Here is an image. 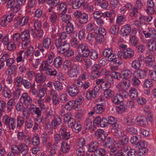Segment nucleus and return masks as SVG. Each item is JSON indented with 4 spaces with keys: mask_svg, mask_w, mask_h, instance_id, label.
<instances>
[{
    "mask_svg": "<svg viewBox=\"0 0 156 156\" xmlns=\"http://www.w3.org/2000/svg\"><path fill=\"white\" fill-rule=\"evenodd\" d=\"M107 120L105 118H101L100 116L97 117L93 121V126L95 128L97 126L105 127L108 125Z\"/></svg>",
    "mask_w": 156,
    "mask_h": 156,
    "instance_id": "nucleus-1",
    "label": "nucleus"
},
{
    "mask_svg": "<svg viewBox=\"0 0 156 156\" xmlns=\"http://www.w3.org/2000/svg\"><path fill=\"white\" fill-rule=\"evenodd\" d=\"M14 118H10L8 115H5L3 118V122L8 126L9 129H14L16 127Z\"/></svg>",
    "mask_w": 156,
    "mask_h": 156,
    "instance_id": "nucleus-2",
    "label": "nucleus"
},
{
    "mask_svg": "<svg viewBox=\"0 0 156 156\" xmlns=\"http://www.w3.org/2000/svg\"><path fill=\"white\" fill-rule=\"evenodd\" d=\"M102 142L103 146L107 148H112L115 146L114 140L110 137L106 136Z\"/></svg>",
    "mask_w": 156,
    "mask_h": 156,
    "instance_id": "nucleus-3",
    "label": "nucleus"
},
{
    "mask_svg": "<svg viewBox=\"0 0 156 156\" xmlns=\"http://www.w3.org/2000/svg\"><path fill=\"white\" fill-rule=\"evenodd\" d=\"M21 102L25 104L26 106H28L31 105L32 102V99L27 93H23L20 98Z\"/></svg>",
    "mask_w": 156,
    "mask_h": 156,
    "instance_id": "nucleus-4",
    "label": "nucleus"
},
{
    "mask_svg": "<svg viewBox=\"0 0 156 156\" xmlns=\"http://www.w3.org/2000/svg\"><path fill=\"white\" fill-rule=\"evenodd\" d=\"M84 0H70L68 2V5L72 6L73 9L79 8L84 4Z\"/></svg>",
    "mask_w": 156,
    "mask_h": 156,
    "instance_id": "nucleus-5",
    "label": "nucleus"
},
{
    "mask_svg": "<svg viewBox=\"0 0 156 156\" xmlns=\"http://www.w3.org/2000/svg\"><path fill=\"white\" fill-rule=\"evenodd\" d=\"M99 90V87L95 86L92 90H88L86 93V97L88 100L91 99V97L95 98Z\"/></svg>",
    "mask_w": 156,
    "mask_h": 156,
    "instance_id": "nucleus-6",
    "label": "nucleus"
},
{
    "mask_svg": "<svg viewBox=\"0 0 156 156\" xmlns=\"http://www.w3.org/2000/svg\"><path fill=\"white\" fill-rule=\"evenodd\" d=\"M66 91L72 97H75L79 93L78 88L75 85L68 86L67 88Z\"/></svg>",
    "mask_w": 156,
    "mask_h": 156,
    "instance_id": "nucleus-7",
    "label": "nucleus"
},
{
    "mask_svg": "<svg viewBox=\"0 0 156 156\" xmlns=\"http://www.w3.org/2000/svg\"><path fill=\"white\" fill-rule=\"evenodd\" d=\"M79 48L81 49L82 55L83 57L87 58L89 55L90 51L88 46L85 44H81L80 45Z\"/></svg>",
    "mask_w": 156,
    "mask_h": 156,
    "instance_id": "nucleus-8",
    "label": "nucleus"
},
{
    "mask_svg": "<svg viewBox=\"0 0 156 156\" xmlns=\"http://www.w3.org/2000/svg\"><path fill=\"white\" fill-rule=\"evenodd\" d=\"M60 132L62 136V138L65 140H69L70 137V132L67 130V127L65 126L62 127Z\"/></svg>",
    "mask_w": 156,
    "mask_h": 156,
    "instance_id": "nucleus-9",
    "label": "nucleus"
},
{
    "mask_svg": "<svg viewBox=\"0 0 156 156\" xmlns=\"http://www.w3.org/2000/svg\"><path fill=\"white\" fill-rule=\"evenodd\" d=\"M79 68L76 65L71 67L67 72L68 74L71 77H76L79 73Z\"/></svg>",
    "mask_w": 156,
    "mask_h": 156,
    "instance_id": "nucleus-10",
    "label": "nucleus"
},
{
    "mask_svg": "<svg viewBox=\"0 0 156 156\" xmlns=\"http://www.w3.org/2000/svg\"><path fill=\"white\" fill-rule=\"evenodd\" d=\"M136 120L138 125L140 126H144L148 124L147 118L142 115L138 116L136 118Z\"/></svg>",
    "mask_w": 156,
    "mask_h": 156,
    "instance_id": "nucleus-11",
    "label": "nucleus"
},
{
    "mask_svg": "<svg viewBox=\"0 0 156 156\" xmlns=\"http://www.w3.org/2000/svg\"><path fill=\"white\" fill-rule=\"evenodd\" d=\"M98 27L93 23H90L86 26V30L88 32H94L96 34L97 33Z\"/></svg>",
    "mask_w": 156,
    "mask_h": 156,
    "instance_id": "nucleus-12",
    "label": "nucleus"
},
{
    "mask_svg": "<svg viewBox=\"0 0 156 156\" xmlns=\"http://www.w3.org/2000/svg\"><path fill=\"white\" fill-rule=\"evenodd\" d=\"M119 85L120 87V88L122 90H126L129 88L130 86V80L124 79L119 83Z\"/></svg>",
    "mask_w": 156,
    "mask_h": 156,
    "instance_id": "nucleus-13",
    "label": "nucleus"
},
{
    "mask_svg": "<svg viewBox=\"0 0 156 156\" xmlns=\"http://www.w3.org/2000/svg\"><path fill=\"white\" fill-rule=\"evenodd\" d=\"M62 122V119L59 115H56L53 120L52 122V125L53 128L55 129L57 126L61 124Z\"/></svg>",
    "mask_w": 156,
    "mask_h": 156,
    "instance_id": "nucleus-14",
    "label": "nucleus"
},
{
    "mask_svg": "<svg viewBox=\"0 0 156 156\" xmlns=\"http://www.w3.org/2000/svg\"><path fill=\"white\" fill-rule=\"evenodd\" d=\"M134 51L130 48H128L126 50L124 51V58L130 59L133 58L134 56Z\"/></svg>",
    "mask_w": 156,
    "mask_h": 156,
    "instance_id": "nucleus-15",
    "label": "nucleus"
},
{
    "mask_svg": "<svg viewBox=\"0 0 156 156\" xmlns=\"http://www.w3.org/2000/svg\"><path fill=\"white\" fill-rule=\"evenodd\" d=\"M147 71V70L145 69L139 70L135 73V76L139 79H143L146 76Z\"/></svg>",
    "mask_w": 156,
    "mask_h": 156,
    "instance_id": "nucleus-16",
    "label": "nucleus"
},
{
    "mask_svg": "<svg viewBox=\"0 0 156 156\" xmlns=\"http://www.w3.org/2000/svg\"><path fill=\"white\" fill-rule=\"evenodd\" d=\"M123 101V96L120 94H116L112 98V102L117 104H121Z\"/></svg>",
    "mask_w": 156,
    "mask_h": 156,
    "instance_id": "nucleus-17",
    "label": "nucleus"
},
{
    "mask_svg": "<svg viewBox=\"0 0 156 156\" xmlns=\"http://www.w3.org/2000/svg\"><path fill=\"white\" fill-rule=\"evenodd\" d=\"M131 31L130 26L129 24L125 25L121 30V32L123 36H126L129 35Z\"/></svg>",
    "mask_w": 156,
    "mask_h": 156,
    "instance_id": "nucleus-18",
    "label": "nucleus"
},
{
    "mask_svg": "<svg viewBox=\"0 0 156 156\" xmlns=\"http://www.w3.org/2000/svg\"><path fill=\"white\" fill-rule=\"evenodd\" d=\"M79 19V22L82 24H85L88 21V15L86 13H82Z\"/></svg>",
    "mask_w": 156,
    "mask_h": 156,
    "instance_id": "nucleus-19",
    "label": "nucleus"
},
{
    "mask_svg": "<svg viewBox=\"0 0 156 156\" xmlns=\"http://www.w3.org/2000/svg\"><path fill=\"white\" fill-rule=\"evenodd\" d=\"M63 62L62 58L60 56H58L54 59L53 64L56 68L58 69L61 66Z\"/></svg>",
    "mask_w": 156,
    "mask_h": 156,
    "instance_id": "nucleus-20",
    "label": "nucleus"
},
{
    "mask_svg": "<svg viewBox=\"0 0 156 156\" xmlns=\"http://www.w3.org/2000/svg\"><path fill=\"white\" fill-rule=\"evenodd\" d=\"M30 32L28 30H26L21 33V39L22 41L30 40Z\"/></svg>",
    "mask_w": 156,
    "mask_h": 156,
    "instance_id": "nucleus-21",
    "label": "nucleus"
},
{
    "mask_svg": "<svg viewBox=\"0 0 156 156\" xmlns=\"http://www.w3.org/2000/svg\"><path fill=\"white\" fill-rule=\"evenodd\" d=\"M70 150V147L67 143L63 142L61 143L60 151L64 153H68Z\"/></svg>",
    "mask_w": 156,
    "mask_h": 156,
    "instance_id": "nucleus-22",
    "label": "nucleus"
},
{
    "mask_svg": "<svg viewBox=\"0 0 156 156\" xmlns=\"http://www.w3.org/2000/svg\"><path fill=\"white\" fill-rule=\"evenodd\" d=\"M19 153H20L23 155H26L28 151V148L26 144H20L19 145Z\"/></svg>",
    "mask_w": 156,
    "mask_h": 156,
    "instance_id": "nucleus-23",
    "label": "nucleus"
},
{
    "mask_svg": "<svg viewBox=\"0 0 156 156\" xmlns=\"http://www.w3.org/2000/svg\"><path fill=\"white\" fill-rule=\"evenodd\" d=\"M128 142V138L126 136H124L122 137V139L117 142V147L119 148H122L127 144Z\"/></svg>",
    "mask_w": 156,
    "mask_h": 156,
    "instance_id": "nucleus-24",
    "label": "nucleus"
},
{
    "mask_svg": "<svg viewBox=\"0 0 156 156\" xmlns=\"http://www.w3.org/2000/svg\"><path fill=\"white\" fill-rule=\"evenodd\" d=\"M51 66L48 64L46 61H43L40 66V70L41 71H44L46 72V73L50 69Z\"/></svg>",
    "mask_w": 156,
    "mask_h": 156,
    "instance_id": "nucleus-25",
    "label": "nucleus"
},
{
    "mask_svg": "<svg viewBox=\"0 0 156 156\" xmlns=\"http://www.w3.org/2000/svg\"><path fill=\"white\" fill-rule=\"evenodd\" d=\"M154 58L153 56L149 55L146 57V64L149 67H151L153 65L154 61Z\"/></svg>",
    "mask_w": 156,
    "mask_h": 156,
    "instance_id": "nucleus-26",
    "label": "nucleus"
},
{
    "mask_svg": "<svg viewBox=\"0 0 156 156\" xmlns=\"http://www.w3.org/2000/svg\"><path fill=\"white\" fill-rule=\"evenodd\" d=\"M104 131L102 129H98L95 133V136L99 140L102 141L105 137L104 134Z\"/></svg>",
    "mask_w": 156,
    "mask_h": 156,
    "instance_id": "nucleus-27",
    "label": "nucleus"
},
{
    "mask_svg": "<svg viewBox=\"0 0 156 156\" xmlns=\"http://www.w3.org/2000/svg\"><path fill=\"white\" fill-rule=\"evenodd\" d=\"M51 39L50 38L47 37L44 38L42 44L44 48L47 49H48L51 45Z\"/></svg>",
    "mask_w": 156,
    "mask_h": 156,
    "instance_id": "nucleus-28",
    "label": "nucleus"
},
{
    "mask_svg": "<svg viewBox=\"0 0 156 156\" xmlns=\"http://www.w3.org/2000/svg\"><path fill=\"white\" fill-rule=\"evenodd\" d=\"M46 77L42 73H38L35 76V79L37 83L44 82L46 80Z\"/></svg>",
    "mask_w": 156,
    "mask_h": 156,
    "instance_id": "nucleus-29",
    "label": "nucleus"
},
{
    "mask_svg": "<svg viewBox=\"0 0 156 156\" xmlns=\"http://www.w3.org/2000/svg\"><path fill=\"white\" fill-rule=\"evenodd\" d=\"M70 45L67 42V41L63 44L58 49V51L61 53H64L66 51H67L69 48H70Z\"/></svg>",
    "mask_w": 156,
    "mask_h": 156,
    "instance_id": "nucleus-30",
    "label": "nucleus"
},
{
    "mask_svg": "<svg viewBox=\"0 0 156 156\" xmlns=\"http://www.w3.org/2000/svg\"><path fill=\"white\" fill-rule=\"evenodd\" d=\"M131 71L129 70H126L121 74V78L125 80H129L132 76Z\"/></svg>",
    "mask_w": 156,
    "mask_h": 156,
    "instance_id": "nucleus-31",
    "label": "nucleus"
},
{
    "mask_svg": "<svg viewBox=\"0 0 156 156\" xmlns=\"http://www.w3.org/2000/svg\"><path fill=\"white\" fill-rule=\"evenodd\" d=\"M97 5L101 8L106 9L108 6V3L107 0H97Z\"/></svg>",
    "mask_w": 156,
    "mask_h": 156,
    "instance_id": "nucleus-32",
    "label": "nucleus"
},
{
    "mask_svg": "<svg viewBox=\"0 0 156 156\" xmlns=\"http://www.w3.org/2000/svg\"><path fill=\"white\" fill-rule=\"evenodd\" d=\"M142 62L141 59L138 58V59H136L133 60L132 63V67L136 69H138L141 66V62Z\"/></svg>",
    "mask_w": 156,
    "mask_h": 156,
    "instance_id": "nucleus-33",
    "label": "nucleus"
},
{
    "mask_svg": "<svg viewBox=\"0 0 156 156\" xmlns=\"http://www.w3.org/2000/svg\"><path fill=\"white\" fill-rule=\"evenodd\" d=\"M66 30L67 33L68 34L72 35L74 33L73 25L70 23L67 25Z\"/></svg>",
    "mask_w": 156,
    "mask_h": 156,
    "instance_id": "nucleus-34",
    "label": "nucleus"
},
{
    "mask_svg": "<svg viewBox=\"0 0 156 156\" xmlns=\"http://www.w3.org/2000/svg\"><path fill=\"white\" fill-rule=\"evenodd\" d=\"M98 144L97 142L92 143L88 145L89 149L88 151L90 152H94L98 150Z\"/></svg>",
    "mask_w": 156,
    "mask_h": 156,
    "instance_id": "nucleus-35",
    "label": "nucleus"
},
{
    "mask_svg": "<svg viewBox=\"0 0 156 156\" xmlns=\"http://www.w3.org/2000/svg\"><path fill=\"white\" fill-rule=\"evenodd\" d=\"M16 104L15 100L10 99L8 102L7 104L6 107L7 109L9 111H10L13 108Z\"/></svg>",
    "mask_w": 156,
    "mask_h": 156,
    "instance_id": "nucleus-36",
    "label": "nucleus"
},
{
    "mask_svg": "<svg viewBox=\"0 0 156 156\" xmlns=\"http://www.w3.org/2000/svg\"><path fill=\"white\" fill-rule=\"evenodd\" d=\"M104 96L106 98L110 99L112 98L114 95V91L111 89H108L104 91Z\"/></svg>",
    "mask_w": 156,
    "mask_h": 156,
    "instance_id": "nucleus-37",
    "label": "nucleus"
},
{
    "mask_svg": "<svg viewBox=\"0 0 156 156\" xmlns=\"http://www.w3.org/2000/svg\"><path fill=\"white\" fill-rule=\"evenodd\" d=\"M94 110L97 114H101L104 111L105 108L102 105L98 104L94 108Z\"/></svg>",
    "mask_w": 156,
    "mask_h": 156,
    "instance_id": "nucleus-38",
    "label": "nucleus"
},
{
    "mask_svg": "<svg viewBox=\"0 0 156 156\" xmlns=\"http://www.w3.org/2000/svg\"><path fill=\"white\" fill-rule=\"evenodd\" d=\"M65 13H62V12H61L60 14L61 18L62 21L66 23H70V22L69 21V20L71 19L70 16L68 14H66Z\"/></svg>",
    "mask_w": 156,
    "mask_h": 156,
    "instance_id": "nucleus-39",
    "label": "nucleus"
},
{
    "mask_svg": "<svg viewBox=\"0 0 156 156\" xmlns=\"http://www.w3.org/2000/svg\"><path fill=\"white\" fill-rule=\"evenodd\" d=\"M111 86V84L105 80L103 81L101 84V88L104 91L109 89Z\"/></svg>",
    "mask_w": 156,
    "mask_h": 156,
    "instance_id": "nucleus-40",
    "label": "nucleus"
},
{
    "mask_svg": "<svg viewBox=\"0 0 156 156\" xmlns=\"http://www.w3.org/2000/svg\"><path fill=\"white\" fill-rule=\"evenodd\" d=\"M76 104V101L74 100H71L69 101L66 105L65 106V109L67 110L70 111Z\"/></svg>",
    "mask_w": 156,
    "mask_h": 156,
    "instance_id": "nucleus-41",
    "label": "nucleus"
},
{
    "mask_svg": "<svg viewBox=\"0 0 156 156\" xmlns=\"http://www.w3.org/2000/svg\"><path fill=\"white\" fill-rule=\"evenodd\" d=\"M34 47L33 46L30 47L28 50L23 52L24 58H26L28 56H31L33 55V50Z\"/></svg>",
    "mask_w": 156,
    "mask_h": 156,
    "instance_id": "nucleus-42",
    "label": "nucleus"
},
{
    "mask_svg": "<svg viewBox=\"0 0 156 156\" xmlns=\"http://www.w3.org/2000/svg\"><path fill=\"white\" fill-rule=\"evenodd\" d=\"M130 97L133 100L136 99L138 96V92L135 88H132L129 91Z\"/></svg>",
    "mask_w": 156,
    "mask_h": 156,
    "instance_id": "nucleus-43",
    "label": "nucleus"
},
{
    "mask_svg": "<svg viewBox=\"0 0 156 156\" xmlns=\"http://www.w3.org/2000/svg\"><path fill=\"white\" fill-rule=\"evenodd\" d=\"M94 154L95 156H108L105 154L104 149L102 148H100L96 151Z\"/></svg>",
    "mask_w": 156,
    "mask_h": 156,
    "instance_id": "nucleus-44",
    "label": "nucleus"
},
{
    "mask_svg": "<svg viewBox=\"0 0 156 156\" xmlns=\"http://www.w3.org/2000/svg\"><path fill=\"white\" fill-rule=\"evenodd\" d=\"M153 86L152 81L150 79H147L144 81L143 86L144 88H150Z\"/></svg>",
    "mask_w": 156,
    "mask_h": 156,
    "instance_id": "nucleus-45",
    "label": "nucleus"
},
{
    "mask_svg": "<svg viewBox=\"0 0 156 156\" xmlns=\"http://www.w3.org/2000/svg\"><path fill=\"white\" fill-rule=\"evenodd\" d=\"M54 139L55 143L54 145H56L57 147V146L56 145L60 143L62 139V137H61V135L60 134L56 133L55 134Z\"/></svg>",
    "mask_w": 156,
    "mask_h": 156,
    "instance_id": "nucleus-46",
    "label": "nucleus"
},
{
    "mask_svg": "<svg viewBox=\"0 0 156 156\" xmlns=\"http://www.w3.org/2000/svg\"><path fill=\"white\" fill-rule=\"evenodd\" d=\"M92 122L91 119H87L85 122L84 127L86 130H89L92 127Z\"/></svg>",
    "mask_w": 156,
    "mask_h": 156,
    "instance_id": "nucleus-47",
    "label": "nucleus"
},
{
    "mask_svg": "<svg viewBox=\"0 0 156 156\" xmlns=\"http://www.w3.org/2000/svg\"><path fill=\"white\" fill-rule=\"evenodd\" d=\"M71 128L74 132L78 133L81 129V125L79 122H76Z\"/></svg>",
    "mask_w": 156,
    "mask_h": 156,
    "instance_id": "nucleus-48",
    "label": "nucleus"
},
{
    "mask_svg": "<svg viewBox=\"0 0 156 156\" xmlns=\"http://www.w3.org/2000/svg\"><path fill=\"white\" fill-rule=\"evenodd\" d=\"M59 10L62 13H65L67 9L66 3L64 2L62 3L59 5Z\"/></svg>",
    "mask_w": 156,
    "mask_h": 156,
    "instance_id": "nucleus-49",
    "label": "nucleus"
},
{
    "mask_svg": "<svg viewBox=\"0 0 156 156\" xmlns=\"http://www.w3.org/2000/svg\"><path fill=\"white\" fill-rule=\"evenodd\" d=\"M71 44L74 48L78 47L80 44H79V41L76 37H73L71 41Z\"/></svg>",
    "mask_w": 156,
    "mask_h": 156,
    "instance_id": "nucleus-50",
    "label": "nucleus"
},
{
    "mask_svg": "<svg viewBox=\"0 0 156 156\" xmlns=\"http://www.w3.org/2000/svg\"><path fill=\"white\" fill-rule=\"evenodd\" d=\"M130 41L134 47L136 46L138 43V38L135 35L133 36L130 38Z\"/></svg>",
    "mask_w": 156,
    "mask_h": 156,
    "instance_id": "nucleus-51",
    "label": "nucleus"
},
{
    "mask_svg": "<svg viewBox=\"0 0 156 156\" xmlns=\"http://www.w3.org/2000/svg\"><path fill=\"white\" fill-rule=\"evenodd\" d=\"M89 56L91 59L95 60L98 58V53L96 50H92Z\"/></svg>",
    "mask_w": 156,
    "mask_h": 156,
    "instance_id": "nucleus-52",
    "label": "nucleus"
},
{
    "mask_svg": "<svg viewBox=\"0 0 156 156\" xmlns=\"http://www.w3.org/2000/svg\"><path fill=\"white\" fill-rule=\"evenodd\" d=\"M109 31L113 34L116 35L119 32L118 27L116 25L112 26L110 29Z\"/></svg>",
    "mask_w": 156,
    "mask_h": 156,
    "instance_id": "nucleus-53",
    "label": "nucleus"
},
{
    "mask_svg": "<svg viewBox=\"0 0 156 156\" xmlns=\"http://www.w3.org/2000/svg\"><path fill=\"white\" fill-rule=\"evenodd\" d=\"M66 41L58 38L56 39L55 41V44L57 49H58Z\"/></svg>",
    "mask_w": 156,
    "mask_h": 156,
    "instance_id": "nucleus-54",
    "label": "nucleus"
},
{
    "mask_svg": "<svg viewBox=\"0 0 156 156\" xmlns=\"http://www.w3.org/2000/svg\"><path fill=\"white\" fill-rule=\"evenodd\" d=\"M54 87L55 89L57 90L60 91L63 89L62 84L58 81H56L53 83Z\"/></svg>",
    "mask_w": 156,
    "mask_h": 156,
    "instance_id": "nucleus-55",
    "label": "nucleus"
},
{
    "mask_svg": "<svg viewBox=\"0 0 156 156\" xmlns=\"http://www.w3.org/2000/svg\"><path fill=\"white\" fill-rule=\"evenodd\" d=\"M126 21V16L122 15L118 17L116 19V22L119 25H120L123 24V22Z\"/></svg>",
    "mask_w": 156,
    "mask_h": 156,
    "instance_id": "nucleus-56",
    "label": "nucleus"
},
{
    "mask_svg": "<svg viewBox=\"0 0 156 156\" xmlns=\"http://www.w3.org/2000/svg\"><path fill=\"white\" fill-rule=\"evenodd\" d=\"M52 95L53 103V104L56 105L58 104L59 103V101L58 100V94L57 93H54L53 94H52Z\"/></svg>",
    "mask_w": 156,
    "mask_h": 156,
    "instance_id": "nucleus-57",
    "label": "nucleus"
},
{
    "mask_svg": "<svg viewBox=\"0 0 156 156\" xmlns=\"http://www.w3.org/2000/svg\"><path fill=\"white\" fill-rule=\"evenodd\" d=\"M32 143L34 145L37 146L40 143L39 137L37 136H34L32 138Z\"/></svg>",
    "mask_w": 156,
    "mask_h": 156,
    "instance_id": "nucleus-58",
    "label": "nucleus"
},
{
    "mask_svg": "<svg viewBox=\"0 0 156 156\" xmlns=\"http://www.w3.org/2000/svg\"><path fill=\"white\" fill-rule=\"evenodd\" d=\"M94 18L95 20L103 17V13L100 11H96L93 13Z\"/></svg>",
    "mask_w": 156,
    "mask_h": 156,
    "instance_id": "nucleus-59",
    "label": "nucleus"
},
{
    "mask_svg": "<svg viewBox=\"0 0 156 156\" xmlns=\"http://www.w3.org/2000/svg\"><path fill=\"white\" fill-rule=\"evenodd\" d=\"M135 49L139 53H143L145 49V47L144 45L141 44L140 45H137L136 46L134 47Z\"/></svg>",
    "mask_w": 156,
    "mask_h": 156,
    "instance_id": "nucleus-60",
    "label": "nucleus"
},
{
    "mask_svg": "<svg viewBox=\"0 0 156 156\" xmlns=\"http://www.w3.org/2000/svg\"><path fill=\"white\" fill-rule=\"evenodd\" d=\"M113 53L112 49L111 48L105 49L103 52V55L105 57H108L110 55V54Z\"/></svg>",
    "mask_w": 156,
    "mask_h": 156,
    "instance_id": "nucleus-61",
    "label": "nucleus"
},
{
    "mask_svg": "<svg viewBox=\"0 0 156 156\" xmlns=\"http://www.w3.org/2000/svg\"><path fill=\"white\" fill-rule=\"evenodd\" d=\"M148 46L149 47H151V48H150L149 49L150 51H153L156 50V41L153 40L151 41V44H148ZM153 53H154L153 52Z\"/></svg>",
    "mask_w": 156,
    "mask_h": 156,
    "instance_id": "nucleus-62",
    "label": "nucleus"
},
{
    "mask_svg": "<svg viewBox=\"0 0 156 156\" xmlns=\"http://www.w3.org/2000/svg\"><path fill=\"white\" fill-rule=\"evenodd\" d=\"M131 10V11L130 12V15L132 17H136L138 13V9L136 8V7H133Z\"/></svg>",
    "mask_w": 156,
    "mask_h": 156,
    "instance_id": "nucleus-63",
    "label": "nucleus"
},
{
    "mask_svg": "<svg viewBox=\"0 0 156 156\" xmlns=\"http://www.w3.org/2000/svg\"><path fill=\"white\" fill-rule=\"evenodd\" d=\"M57 16L56 13L55 12H53L50 17L51 22L53 23H55L57 20Z\"/></svg>",
    "mask_w": 156,
    "mask_h": 156,
    "instance_id": "nucleus-64",
    "label": "nucleus"
}]
</instances>
